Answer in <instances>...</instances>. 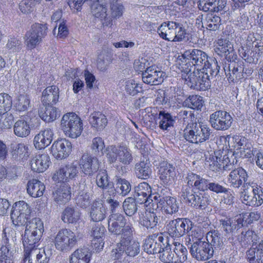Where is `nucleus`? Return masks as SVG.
Returning <instances> with one entry per match:
<instances>
[{
  "mask_svg": "<svg viewBox=\"0 0 263 263\" xmlns=\"http://www.w3.org/2000/svg\"><path fill=\"white\" fill-rule=\"evenodd\" d=\"M185 63L181 66L182 72H191L192 69L196 70L207 69L211 76H216L219 72L220 67L216 59L209 58L201 50L193 49L186 50L182 54Z\"/></svg>",
  "mask_w": 263,
  "mask_h": 263,
  "instance_id": "1",
  "label": "nucleus"
},
{
  "mask_svg": "<svg viewBox=\"0 0 263 263\" xmlns=\"http://www.w3.org/2000/svg\"><path fill=\"white\" fill-rule=\"evenodd\" d=\"M260 214L257 212L245 213L232 219L223 216L219 219V227L226 233L227 237L235 236L238 231L243 227L258 220ZM230 239V237L228 238Z\"/></svg>",
  "mask_w": 263,
  "mask_h": 263,
  "instance_id": "2",
  "label": "nucleus"
},
{
  "mask_svg": "<svg viewBox=\"0 0 263 263\" xmlns=\"http://www.w3.org/2000/svg\"><path fill=\"white\" fill-rule=\"evenodd\" d=\"M140 252V243L132 238V235L121 236L111 251V258L118 260L126 255L129 258L137 256Z\"/></svg>",
  "mask_w": 263,
  "mask_h": 263,
  "instance_id": "3",
  "label": "nucleus"
},
{
  "mask_svg": "<svg viewBox=\"0 0 263 263\" xmlns=\"http://www.w3.org/2000/svg\"><path fill=\"white\" fill-rule=\"evenodd\" d=\"M207 69L184 72L182 74L185 83L191 88L198 90H206L211 87V77Z\"/></svg>",
  "mask_w": 263,
  "mask_h": 263,
  "instance_id": "4",
  "label": "nucleus"
},
{
  "mask_svg": "<svg viewBox=\"0 0 263 263\" xmlns=\"http://www.w3.org/2000/svg\"><path fill=\"white\" fill-rule=\"evenodd\" d=\"M211 129L201 123H189L183 130L185 139L191 143H202L210 138Z\"/></svg>",
  "mask_w": 263,
  "mask_h": 263,
  "instance_id": "5",
  "label": "nucleus"
},
{
  "mask_svg": "<svg viewBox=\"0 0 263 263\" xmlns=\"http://www.w3.org/2000/svg\"><path fill=\"white\" fill-rule=\"evenodd\" d=\"M108 231L116 235L122 234V236L132 235L134 231L133 224L126 220L122 214H110L108 219Z\"/></svg>",
  "mask_w": 263,
  "mask_h": 263,
  "instance_id": "6",
  "label": "nucleus"
},
{
  "mask_svg": "<svg viewBox=\"0 0 263 263\" xmlns=\"http://www.w3.org/2000/svg\"><path fill=\"white\" fill-rule=\"evenodd\" d=\"M61 125L65 135L71 138L79 137L83 130L81 119L73 112L65 114L62 118Z\"/></svg>",
  "mask_w": 263,
  "mask_h": 263,
  "instance_id": "7",
  "label": "nucleus"
},
{
  "mask_svg": "<svg viewBox=\"0 0 263 263\" xmlns=\"http://www.w3.org/2000/svg\"><path fill=\"white\" fill-rule=\"evenodd\" d=\"M241 192L242 202L249 206H259L263 203V189L255 183L245 184Z\"/></svg>",
  "mask_w": 263,
  "mask_h": 263,
  "instance_id": "8",
  "label": "nucleus"
},
{
  "mask_svg": "<svg viewBox=\"0 0 263 263\" xmlns=\"http://www.w3.org/2000/svg\"><path fill=\"white\" fill-rule=\"evenodd\" d=\"M77 240V237L72 231L63 229L58 232L53 242L57 250L60 252H68L76 245Z\"/></svg>",
  "mask_w": 263,
  "mask_h": 263,
  "instance_id": "9",
  "label": "nucleus"
},
{
  "mask_svg": "<svg viewBox=\"0 0 263 263\" xmlns=\"http://www.w3.org/2000/svg\"><path fill=\"white\" fill-rule=\"evenodd\" d=\"M163 191L165 190L162 189L161 193H157L154 195L153 199H152V205L154 209V204L157 205V208H161L167 214L172 215L177 213L179 209V203L177 199L174 197L166 196L164 193L162 194Z\"/></svg>",
  "mask_w": 263,
  "mask_h": 263,
  "instance_id": "10",
  "label": "nucleus"
},
{
  "mask_svg": "<svg viewBox=\"0 0 263 263\" xmlns=\"http://www.w3.org/2000/svg\"><path fill=\"white\" fill-rule=\"evenodd\" d=\"M192 225L189 219L178 218L169 221L166 228L171 237L179 238L188 234L192 229Z\"/></svg>",
  "mask_w": 263,
  "mask_h": 263,
  "instance_id": "11",
  "label": "nucleus"
},
{
  "mask_svg": "<svg viewBox=\"0 0 263 263\" xmlns=\"http://www.w3.org/2000/svg\"><path fill=\"white\" fill-rule=\"evenodd\" d=\"M47 27L46 25L35 23L26 34V43L28 49L34 48L39 44L47 34Z\"/></svg>",
  "mask_w": 263,
  "mask_h": 263,
  "instance_id": "12",
  "label": "nucleus"
},
{
  "mask_svg": "<svg viewBox=\"0 0 263 263\" xmlns=\"http://www.w3.org/2000/svg\"><path fill=\"white\" fill-rule=\"evenodd\" d=\"M190 253L198 260L205 261L213 256L214 250L208 242L202 240H196L190 248Z\"/></svg>",
  "mask_w": 263,
  "mask_h": 263,
  "instance_id": "13",
  "label": "nucleus"
},
{
  "mask_svg": "<svg viewBox=\"0 0 263 263\" xmlns=\"http://www.w3.org/2000/svg\"><path fill=\"white\" fill-rule=\"evenodd\" d=\"M209 122L214 129L217 130H226L231 126L233 118L227 111L218 110L210 115Z\"/></svg>",
  "mask_w": 263,
  "mask_h": 263,
  "instance_id": "14",
  "label": "nucleus"
},
{
  "mask_svg": "<svg viewBox=\"0 0 263 263\" xmlns=\"http://www.w3.org/2000/svg\"><path fill=\"white\" fill-rule=\"evenodd\" d=\"M167 240V238L164 237L162 233L153 234L145 239L144 250L148 254H160Z\"/></svg>",
  "mask_w": 263,
  "mask_h": 263,
  "instance_id": "15",
  "label": "nucleus"
},
{
  "mask_svg": "<svg viewBox=\"0 0 263 263\" xmlns=\"http://www.w3.org/2000/svg\"><path fill=\"white\" fill-rule=\"evenodd\" d=\"M166 77L165 73L157 70L153 67H147L144 72L142 73L143 82L150 85H157L161 84Z\"/></svg>",
  "mask_w": 263,
  "mask_h": 263,
  "instance_id": "16",
  "label": "nucleus"
},
{
  "mask_svg": "<svg viewBox=\"0 0 263 263\" xmlns=\"http://www.w3.org/2000/svg\"><path fill=\"white\" fill-rule=\"evenodd\" d=\"M71 194V187L67 183L57 184L53 187L52 197L58 204H63L69 200Z\"/></svg>",
  "mask_w": 263,
  "mask_h": 263,
  "instance_id": "17",
  "label": "nucleus"
},
{
  "mask_svg": "<svg viewBox=\"0 0 263 263\" xmlns=\"http://www.w3.org/2000/svg\"><path fill=\"white\" fill-rule=\"evenodd\" d=\"M71 144L65 139H58L54 141L51 151L54 157L58 159H62L67 157L70 152Z\"/></svg>",
  "mask_w": 263,
  "mask_h": 263,
  "instance_id": "18",
  "label": "nucleus"
},
{
  "mask_svg": "<svg viewBox=\"0 0 263 263\" xmlns=\"http://www.w3.org/2000/svg\"><path fill=\"white\" fill-rule=\"evenodd\" d=\"M233 61L230 62L228 66L224 68L226 74L228 76L229 81L234 82L238 81L245 77L244 67L243 64L240 63L235 62Z\"/></svg>",
  "mask_w": 263,
  "mask_h": 263,
  "instance_id": "19",
  "label": "nucleus"
},
{
  "mask_svg": "<svg viewBox=\"0 0 263 263\" xmlns=\"http://www.w3.org/2000/svg\"><path fill=\"white\" fill-rule=\"evenodd\" d=\"M78 171L74 165H64L53 175L52 179L59 183H64L68 178H73Z\"/></svg>",
  "mask_w": 263,
  "mask_h": 263,
  "instance_id": "20",
  "label": "nucleus"
},
{
  "mask_svg": "<svg viewBox=\"0 0 263 263\" xmlns=\"http://www.w3.org/2000/svg\"><path fill=\"white\" fill-rule=\"evenodd\" d=\"M178 27H179V23L175 22H163L158 28L157 32L163 39L173 42Z\"/></svg>",
  "mask_w": 263,
  "mask_h": 263,
  "instance_id": "21",
  "label": "nucleus"
},
{
  "mask_svg": "<svg viewBox=\"0 0 263 263\" xmlns=\"http://www.w3.org/2000/svg\"><path fill=\"white\" fill-rule=\"evenodd\" d=\"M218 47L216 49V52L220 56H225L228 62H231L236 59L233 44L228 40H219Z\"/></svg>",
  "mask_w": 263,
  "mask_h": 263,
  "instance_id": "22",
  "label": "nucleus"
},
{
  "mask_svg": "<svg viewBox=\"0 0 263 263\" xmlns=\"http://www.w3.org/2000/svg\"><path fill=\"white\" fill-rule=\"evenodd\" d=\"M139 224L147 229H154L157 226L159 218L156 213L145 211L139 212Z\"/></svg>",
  "mask_w": 263,
  "mask_h": 263,
  "instance_id": "23",
  "label": "nucleus"
},
{
  "mask_svg": "<svg viewBox=\"0 0 263 263\" xmlns=\"http://www.w3.org/2000/svg\"><path fill=\"white\" fill-rule=\"evenodd\" d=\"M53 133L50 129H46L36 135L33 140L35 148L41 149L48 146L53 139Z\"/></svg>",
  "mask_w": 263,
  "mask_h": 263,
  "instance_id": "24",
  "label": "nucleus"
},
{
  "mask_svg": "<svg viewBox=\"0 0 263 263\" xmlns=\"http://www.w3.org/2000/svg\"><path fill=\"white\" fill-rule=\"evenodd\" d=\"M59 98V89L54 85L49 86L45 89L41 97L44 105H52L57 103Z\"/></svg>",
  "mask_w": 263,
  "mask_h": 263,
  "instance_id": "25",
  "label": "nucleus"
},
{
  "mask_svg": "<svg viewBox=\"0 0 263 263\" xmlns=\"http://www.w3.org/2000/svg\"><path fill=\"white\" fill-rule=\"evenodd\" d=\"M107 210L101 200H96L91 205L90 216L93 221H101L106 216Z\"/></svg>",
  "mask_w": 263,
  "mask_h": 263,
  "instance_id": "26",
  "label": "nucleus"
},
{
  "mask_svg": "<svg viewBox=\"0 0 263 263\" xmlns=\"http://www.w3.org/2000/svg\"><path fill=\"white\" fill-rule=\"evenodd\" d=\"M187 184L197 190L204 192L208 190L209 182L208 180L192 172L187 174Z\"/></svg>",
  "mask_w": 263,
  "mask_h": 263,
  "instance_id": "27",
  "label": "nucleus"
},
{
  "mask_svg": "<svg viewBox=\"0 0 263 263\" xmlns=\"http://www.w3.org/2000/svg\"><path fill=\"white\" fill-rule=\"evenodd\" d=\"M247 174L246 171L241 167L232 171L229 176L228 180L230 181L231 185L233 187L238 188L244 182L247 181Z\"/></svg>",
  "mask_w": 263,
  "mask_h": 263,
  "instance_id": "28",
  "label": "nucleus"
},
{
  "mask_svg": "<svg viewBox=\"0 0 263 263\" xmlns=\"http://www.w3.org/2000/svg\"><path fill=\"white\" fill-rule=\"evenodd\" d=\"M91 252L87 247L76 250L70 256V263H88L91 257Z\"/></svg>",
  "mask_w": 263,
  "mask_h": 263,
  "instance_id": "29",
  "label": "nucleus"
},
{
  "mask_svg": "<svg viewBox=\"0 0 263 263\" xmlns=\"http://www.w3.org/2000/svg\"><path fill=\"white\" fill-rule=\"evenodd\" d=\"M159 127L163 130L169 131L176 122V117L165 110H160L158 114Z\"/></svg>",
  "mask_w": 263,
  "mask_h": 263,
  "instance_id": "30",
  "label": "nucleus"
},
{
  "mask_svg": "<svg viewBox=\"0 0 263 263\" xmlns=\"http://www.w3.org/2000/svg\"><path fill=\"white\" fill-rule=\"evenodd\" d=\"M136 198L140 203H147L149 198H153L154 196L151 195V188L149 184L143 182L135 187ZM154 200L153 199H152Z\"/></svg>",
  "mask_w": 263,
  "mask_h": 263,
  "instance_id": "31",
  "label": "nucleus"
},
{
  "mask_svg": "<svg viewBox=\"0 0 263 263\" xmlns=\"http://www.w3.org/2000/svg\"><path fill=\"white\" fill-rule=\"evenodd\" d=\"M42 235L37 232L25 229L23 236V245L25 248L32 249L40 240Z\"/></svg>",
  "mask_w": 263,
  "mask_h": 263,
  "instance_id": "32",
  "label": "nucleus"
},
{
  "mask_svg": "<svg viewBox=\"0 0 263 263\" xmlns=\"http://www.w3.org/2000/svg\"><path fill=\"white\" fill-rule=\"evenodd\" d=\"M89 121L92 127L97 130L103 129L107 124V119L106 116L99 111L91 114Z\"/></svg>",
  "mask_w": 263,
  "mask_h": 263,
  "instance_id": "33",
  "label": "nucleus"
},
{
  "mask_svg": "<svg viewBox=\"0 0 263 263\" xmlns=\"http://www.w3.org/2000/svg\"><path fill=\"white\" fill-rule=\"evenodd\" d=\"M45 189L44 183L36 179L30 180L27 183V192L34 198L42 196Z\"/></svg>",
  "mask_w": 263,
  "mask_h": 263,
  "instance_id": "34",
  "label": "nucleus"
},
{
  "mask_svg": "<svg viewBox=\"0 0 263 263\" xmlns=\"http://www.w3.org/2000/svg\"><path fill=\"white\" fill-rule=\"evenodd\" d=\"M25 118L23 117L18 120L13 126L14 134L21 138L26 137L30 133L29 124Z\"/></svg>",
  "mask_w": 263,
  "mask_h": 263,
  "instance_id": "35",
  "label": "nucleus"
},
{
  "mask_svg": "<svg viewBox=\"0 0 263 263\" xmlns=\"http://www.w3.org/2000/svg\"><path fill=\"white\" fill-rule=\"evenodd\" d=\"M4 234L3 241L5 245L3 246L0 249V260L2 262L10 263L11 257L12 256V251L11 250L12 244L9 243L6 233Z\"/></svg>",
  "mask_w": 263,
  "mask_h": 263,
  "instance_id": "36",
  "label": "nucleus"
},
{
  "mask_svg": "<svg viewBox=\"0 0 263 263\" xmlns=\"http://www.w3.org/2000/svg\"><path fill=\"white\" fill-rule=\"evenodd\" d=\"M40 117L46 122H51L55 120L59 116L57 108L52 105H48L45 109H41L39 111Z\"/></svg>",
  "mask_w": 263,
  "mask_h": 263,
  "instance_id": "37",
  "label": "nucleus"
},
{
  "mask_svg": "<svg viewBox=\"0 0 263 263\" xmlns=\"http://www.w3.org/2000/svg\"><path fill=\"white\" fill-rule=\"evenodd\" d=\"M80 216L81 213L78 209L68 206L63 211L62 220L65 222L73 223L78 221Z\"/></svg>",
  "mask_w": 263,
  "mask_h": 263,
  "instance_id": "38",
  "label": "nucleus"
},
{
  "mask_svg": "<svg viewBox=\"0 0 263 263\" xmlns=\"http://www.w3.org/2000/svg\"><path fill=\"white\" fill-rule=\"evenodd\" d=\"M27 257L29 263H48L49 260L44 250L37 249L31 251L26 259Z\"/></svg>",
  "mask_w": 263,
  "mask_h": 263,
  "instance_id": "39",
  "label": "nucleus"
},
{
  "mask_svg": "<svg viewBox=\"0 0 263 263\" xmlns=\"http://www.w3.org/2000/svg\"><path fill=\"white\" fill-rule=\"evenodd\" d=\"M209 204V196L204 193L195 194L189 205L196 208L204 209Z\"/></svg>",
  "mask_w": 263,
  "mask_h": 263,
  "instance_id": "40",
  "label": "nucleus"
},
{
  "mask_svg": "<svg viewBox=\"0 0 263 263\" xmlns=\"http://www.w3.org/2000/svg\"><path fill=\"white\" fill-rule=\"evenodd\" d=\"M207 242L210 246L220 249L223 246L222 238L218 231L214 230L208 232L206 234Z\"/></svg>",
  "mask_w": 263,
  "mask_h": 263,
  "instance_id": "41",
  "label": "nucleus"
},
{
  "mask_svg": "<svg viewBox=\"0 0 263 263\" xmlns=\"http://www.w3.org/2000/svg\"><path fill=\"white\" fill-rule=\"evenodd\" d=\"M173 250L175 251L176 257H174V263H182L187 259V250L180 243H173Z\"/></svg>",
  "mask_w": 263,
  "mask_h": 263,
  "instance_id": "42",
  "label": "nucleus"
},
{
  "mask_svg": "<svg viewBox=\"0 0 263 263\" xmlns=\"http://www.w3.org/2000/svg\"><path fill=\"white\" fill-rule=\"evenodd\" d=\"M18 158V156L14 153L11 157L8 154V149L6 144L0 140V162L8 164H14Z\"/></svg>",
  "mask_w": 263,
  "mask_h": 263,
  "instance_id": "43",
  "label": "nucleus"
},
{
  "mask_svg": "<svg viewBox=\"0 0 263 263\" xmlns=\"http://www.w3.org/2000/svg\"><path fill=\"white\" fill-rule=\"evenodd\" d=\"M203 103V98L198 95L189 96L184 101L185 106L196 110H201Z\"/></svg>",
  "mask_w": 263,
  "mask_h": 263,
  "instance_id": "44",
  "label": "nucleus"
},
{
  "mask_svg": "<svg viewBox=\"0 0 263 263\" xmlns=\"http://www.w3.org/2000/svg\"><path fill=\"white\" fill-rule=\"evenodd\" d=\"M239 53L240 56L249 63L256 64L259 58L256 50L250 51L247 48L245 49L244 47H241L239 49Z\"/></svg>",
  "mask_w": 263,
  "mask_h": 263,
  "instance_id": "45",
  "label": "nucleus"
},
{
  "mask_svg": "<svg viewBox=\"0 0 263 263\" xmlns=\"http://www.w3.org/2000/svg\"><path fill=\"white\" fill-rule=\"evenodd\" d=\"M25 225H26L25 229L39 233L41 235H43L44 231L43 222L38 217L30 219L25 223Z\"/></svg>",
  "mask_w": 263,
  "mask_h": 263,
  "instance_id": "46",
  "label": "nucleus"
},
{
  "mask_svg": "<svg viewBox=\"0 0 263 263\" xmlns=\"http://www.w3.org/2000/svg\"><path fill=\"white\" fill-rule=\"evenodd\" d=\"M115 191L119 194L125 196L127 195L131 190V185L129 181L121 178L117 177L115 180Z\"/></svg>",
  "mask_w": 263,
  "mask_h": 263,
  "instance_id": "47",
  "label": "nucleus"
},
{
  "mask_svg": "<svg viewBox=\"0 0 263 263\" xmlns=\"http://www.w3.org/2000/svg\"><path fill=\"white\" fill-rule=\"evenodd\" d=\"M220 17L212 13H208L205 17L206 28L211 31L219 29L221 25Z\"/></svg>",
  "mask_w": 263,
  "mask_h": 263,
  "instance_id": "48",
  "label": "nucleus"
},
{
  "mask_svg": "<svg viewBox=\"0 0 263 263\" xmlns=\"http://www.w3.org/2000/svg\"><path fill=\"white\" fill-rule=\"evenodd\" d=\"M122 207L125 214L128 216H133L138 210L136 200L132 197L126 198L123 203Z\"/></svg>",
  "mask_w": 263,
  "mask_h": 263,
  "instance_id": "49",
  "label": "nucleus"
},
{
  "mask_svg": "<svg viewBox=\"0 0 263 263\" xmlns=\"http://www.w3.org/2000/svg\"><path fill=\"white\" fill-rule=\"evenodd\" d=\"M173 244H170L167 240V243H165L160 254L161 260L166 263H174L175 259L173 258Z\"/></svg>",
  "mask_w": 263,
  "mask_h": 263,
  "instance_id": "50",
  "label": "nucleus"
},
{
  "mask_svg": "<svg viewBox=\"0 0 263 263\" xmlns=\"http://www.w3.org/2000/svg\"><path fill=\"white\" fill-rule=\"evenodd\" d=\"M90 200L91 194L84 189L79 192L76 198V202L78 206L85 209L89 205Z\"/></svg>",
  "mask_w": 263,
  "mask_h": 263,
  "instance_id": "51",
  "label": "nucleus"
},
{
  "mask_svg": "<svg viewBox=\"0 0 263 263\" xmlns=\"http://www.w3.org/2000/svg\"><path fill=\"white\" fill-rule=\"evenodd\" d=\"M12 105V98L7 93H0V116L8 112Z\"/></svg>",
  "mask_w": 263,
  "mask_h": 263,
  "instance_id": "52",
  "label": "nucleus"
},
{
  "mask_svg": "<svg viewBox=\"0 0 263 263\" xmlns=\"http://www.w3.org/2000/svg\"><path fill=\"white\" fill-rule=\"evenodd\" d=\"M174 170L173 165H161L159 170V178L164 183H167L174 174Z\"/></svg>",
  "mask_w": 263,
  "mask_h": 263,
  "instance_id": "53",
  "label": "nucleus"
},
{
  "mask_svg": "<svg viewBox=\"0 0 263 263\" xmlns=\"http://www.w3.org/2000/svg\"><path fill=\"white\" fill-rule=\"evenodd\" d=\"M91 13L96 17L101 20L105 19L107 16V8L99 4L98 1L95 2L91 6Z\"/></svg>",
  "mask_w": 263,
  "mask_h": 263,
  "instance_id": "54",
  "label": "nucleus"
},
{
  "mask_svg": "<svg viewBox=\"0 0 263 263\" xmlns=\"http://www.w3.org/2000/svg\"><path fill=\"white\" fill-rule=\"evenodd\" d=\"M118 158L120 162L124 164H129L132 160V156L129 149L125 145H120L118 147Z\"/></svg>",
  "mask_w": 263,
  "mask_h": 263,
  "instance_id": "55",
  "label": "nucleus"
},
{
  "mask_svg": "<svg viewBox=\"0 0 263 263\" xmlns=\"http://www.w3.org/2000/svg\"><path fill=\"white\" fill-rule=\"evenodd\" d=\"M30 101L29 96L27 95H20L16 100L15 107L19 111L26 110L30 106Z\"/></svg>",
  "mask_w": 263,
  "mask_h": 263,
  "instance_id": "56",
  "label": "nucleus"
},
{
  "mask_svg": "<svg viewBox=\"0 0 263 263\" xmlns=\"http://www.w3.org/2000/svg\"><path fill=\"white\" fill-rule=\"evenodd\" d=\"M111 62V58L105 51L102 52L99 55L97 60V68L100 71H105Z\"/></svg>",
  "mask_w": 263,
  "mask_h": 263,
  "instance_id": "57",
  "label": "nucleus"
},
{
  "mask_svg": "<svg viewBox=\"0 0 263 263\" xmlns=\"http://www.w3.org/2000/svg\"><path fill=\"white\" fill-rule=\"evenodd\" d=\"M16 203L12 206L11 211V219L15 225H25L27 221H25L24 218L22 217V214Z\"/></svg>",
  "mask_w": 263,
  "mask_h": 263,
  "instance_id": "58",
  "label": "nucleus"
},
{
  "mask_svg": "<svg viewBox=\"0 0 263 263\" xmlns=\"http://www.w3.org/2000/svg\"><path fill=\"white\" fill-rule=\"evenodd\" d=\"M136 176L139 179H147L152 174V170L148 165H136Z\"/></svg>",
  "mask_w": 263,
  "mask_h": 263,
  "instance_id": "59",
  "label": "nucleus"
},
{
  "mask_svg": "<svg viewBox=\"0 0 263 263\" xmlns=\"http://www.w3.org/2000/svg\"><path fill=\"white\" fill-rule=\"evenodd\" d=\"M22 45L20 40L16 37H11L8 40L6 48L10 52H18L22 49Z\"/></svg>",
  "mask_w": 263,
  "mask_h": 263,
  "instance_id": "60",
  "label": "nucleus"
},
{
  "mask_svg": "<svg viewBox=\"0 0 263 263\" xmlns=\"http://www.w3.org/2000/svg\"><path fill=\"white\" fill-rule=\"evenodd\" d=\"M97 184L103 189H106L109 185L108 175L105 170L100 171L97 176Z\"/></svg>",
  "mask_w": 263,
  "mask_h": 263,
  "instance_id": "61",
  "label": "nucleus"
},
{
  "mask_svg": "<svg viewBox=\"0 0 263 263\" xmlns=\"http://www.w3.org/2000/svg\"><path fill=\"white\" fill-rule=\"evenodd\" d=\"M19 208V211L23 217L25 219V221H28L31 219L30 213L31 210L28 204L24 201H20L15 203Z\"/></svg>",
  "mask_w": 263,
  "mask_h": 263,
  "instance_id": "62",
  "label": "nucleus"
},
{
  "mask_svg": "<svg viewBox=\"0 0 263 263\" xmlns=\"http://www.w3.org/2000/svg\"><path fill=\"white\" fill-rule=\"evenodd\" d=\"M125 90L129 95L135 96L141 91V87L134 80H130L126 83Z\"/></svg>",
  "mask_w": 263,
  "mask_h": 263,
  "instance_id": "63",
  "label": "nucleus"
},
{
  "mask_svg": "<svg viewBox=\"0 0 263 263\" xmlns=\"http://www.w3.org/2000/svg\"><path fill=\"white\" fill-rule=\"evenodd\" d=\"M1 120V129L10 128L13 123L14 117L12 114L5 112L2 114Z\"/></svg>",
  "mask_w": 263,
  "mask_h": 263,
  "instance_id": "64",
  "label": "nucleus"
}]
</instances>
